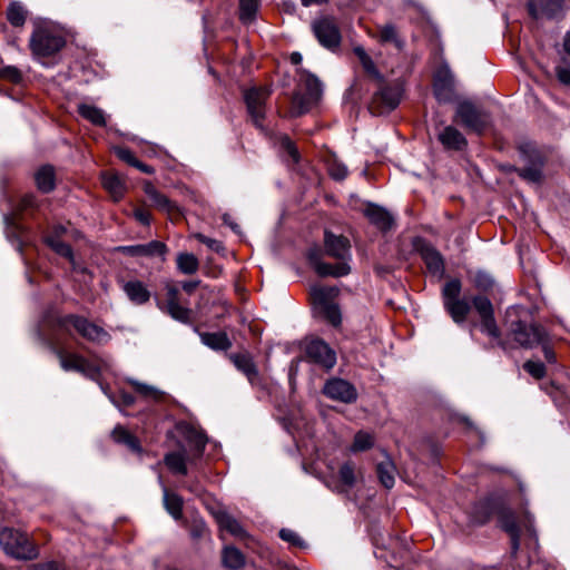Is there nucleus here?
I'll use <instances>...</instances> for the list:
<instances>
[{
  "instance_id": "680f3d73",
  "label": "nucleus",
  "mask_w": 570,
  "mask_h": 570,
  "mask_svg": "<svg viewBox=\"0 0 570 570\" xmlns=\"http://www.w3.org/2000/svg\"><path fill=\"white\" fill-rule=\"evenodd\" d=\"M36 205H37V199L33 195H26L21 199V208L22 209L32 208Z\"/></svg>"
},
{
  "instance_id": "052dcab7",
  "label": "nucleus",
  "mask_w": 570,
  "mask_h": 570,
  "mask_svg": "<svg viewBox=\"0 0 570 570\" xmlns=\"http://www.w3.org/2000/svg\"><path fill=\"white\" fill-rule=\"evenodd\" d=\"M539 345L542 346V351H543L546 360L549 363H554L556 362V355H554L553 350L548 345V340L544 343H540Z\"/></svg>"
},
{
  "instance_id": "a211bd4d",
  "label": "nucleus",
  "mask_w": 570,
  "mask_h": 570,
  "mask_svg": "<svg viewBox=\"0 0 570 570\" xmlns=\"http://www.w3.org/2000/svg\"><path fill=\"white\" fill-rule=\"evenodd\" d=\"M179 291L174 286L167 287L166 311L176 321L189 323L191 311L179 303Z\"/></svg>"
},
{
  "instance_id": "b1692460",
  "label": "nucleus",
  "mask_w": 570,
  "mask_h": 570,
  "mask_svg": "<svg viewBox=\"0 0 570 570\" xmlns=\"http://www.w3.org/2000/svg\"><path fill=\"white\" fill-rule=\"evenodd\" d=\"M216 520L222 530L229 532L238 539H247L248 533L244 527L228 512L219 511L216 513Z\"/></svg>"
},
{
  "instance_id": "f704fd0d",
  "label": "nucleus",
  "mask_w": 570,
  "mask_h": 570,
  "mask_svg": "<svg viewBox=\"0 0 570 570\" xmlns=\"http://www.w3.org/2000/svg\"><path fill=\"white\" fill-rule=\"evenodd\" d=\"M177 268L185 275H193L199 268L198 258L191 253H179L176 258Z\"/></svg>"
},
{
  "instance_id": "0e129e2a",
  "label": "nucleus",
  "mask_w": 570,
  "mask_h": 570,
  "mask_svg": "<svg viewBox=\"0 0 570 570\" xmlns=\"http://www.w3.org/2000/svg\"><path fill=\"white\" fill-rule=\"evenodd\" d=\"M135 168L139 169L140 171L145 173V174H154V168L141 163L140 160L137 159V161L134 164Z\"/></svg>"
},
{
  "instance_id": "a19ab883",
  "label": "nucleus",
  "mask_w": 570,
  "mask_h": 570,
  "mask_svg": "<svg viewBox=\"0 0 570 570\" xmlns=\"http://www.w3.org/2000/svg\"><path fill=\"white\" fill-rule=\"evenodd\" d=\"M354 53L358 58L364 71L370 75L371 77L381 80V73L377 70L374 61L372 58L366 53L365 49L363 47H355Z\"/></svg>"
},
{
  "instance_id": "dca6fc26",
  "label": "nucleus",
  "mask_w": 570,
  "mask_h": 570,
  "mask_svg": "<svg viewBox=\"0 0 570 570\" xmlns=\"http://www.w3.org/2000/svg\"><path fill=\"white\" fill-rule=\"evenodd\" d=\"M433 89L439 100H449L454 89V77L448 65H442L434 73Z\"/></svg>"
},
{
  "instance_id": "0eeeda50",
  "label": "nucleus",
  "mask_w": 570,
  "mask_h": 570,
  "mask_svg": "<svg viewBox=\"0 0 570 570\" xmlns=\"http://www.w3.org/2000/svg\"><path fill=\"white\" fill-rule=\"evenodd\" d=\"M454 121L464 126L468 130L481 135L491 125L490 115L471 101H461L455 109Z\"/></svg>"
},
{
  "instance_id": "20e7f679",
  "label": "nucleus",
  "mask_w": 570,
  "mask_h": 570,
  "mask_svg": "<svg viewBox=\"0 0 570 570\" xmlns=\"http://www.w3.org/2000/svg\"><path fill=\"white\" fill-rule=\"evenodd\" d=\"M43 322L45 326L69 335L72 334L71 330H75L80 336L91 342H102L109 338L108 333L102 327L83 316L75 314L66 316L48 315Z\"/></svg>"
},
{
  "instance_id": "423d86ee",
  "label": "nucleus",
  "mask_w": 570,
  "mask_h": 570,
  "mask_svg": "<svg viewBox=\"0 0 570 570\" xmlns=\"http://www.w3.org/2000/svg\"><path fill=\"white\" fill-rule=\"evenodd\" d=\"M0 546L8 556L19 560H32L39 554L36 544L26 533L11 528L0 530Z\"/></svg>"
},
{
  "instance_id": "39448f33",
  "label": "nucleus",
  "mask_w": 570,
  "mask_h": 570,
  "mask_svg": "<svg viewBox=\"0 0 570 570\" xmlns=\"http://www.w3.org/2000/svg\"><path fill=\"white\" fill-rule=\"evenodd\" d=\"M297 72L305 94L295 92L292 98L291 114L295 117L309 111L318 104L323 95V85L317 77L302 68Z\"/></svg>"
},
{
  "instance_id": "9d476101",
  "label": "nucleus",
  "mask_w": 570,
  "mask_h": 570,
  "mask_svg": "<svg viewBox=\"0 0 570 570\" xmlns=\"http://www.w3.org/2000/svg\"><path fill=\"white\" fill-rule=\"evenodd\" d=\"M52 352L58 357L60 366L63 371H75L83 376L96 380L99 375L97 366L89 363L85 357L76 353H69L65 350L53 346Z\"/></svg>"
},
{
  "instance_id": "338daca9",
  "label": "nucleus",
  "mask_w": 570,
  "mask_h": 570,
  "mask_svg": "<svg viewBox=\"0 0 570 570\" xmlns=\"http://www.w3.org/2000/svg\"><path fill=\"white\" fill-rule=\"evenodd\" d=\"M199 282H196V281H189V282H184L181 287L185 292H187L188 294H191L195 288L198 286Z\"/></svg>"
},
{
  "instance_id": "f3484780",
  "label": "nucleus",
  "mask_w": 570,
  "mask_h": 570,
  "mask_svg": "<svg viewBox=\"0 0 570 570\" xmlns=\"http://www.w3.org/2000/svg\"><path fill=\"white\" fill-rule=\"evenodd\" d=\"M121 253L129 256H145V257H155L159 256L161 259H165V255L167 253V246L165 243L159 240H153L148 244H139L131 246H121L118 248Z\"/></svg>"
},
{
  "instance_id": "f03ea898",
  "label": "nucleus",
  "mask_w": 570,
  "mask_h": 570,
  "mask_svg": "<svg viewBox=\"0 0 570 570\" xmlns=\"http://www.w3.org/2000/svg\"><path fill=\"white\" fill-rule=\"evenodd\" d=\"M325 254L337 259L336 264L323 263L317 249L308 252V259L320 276H345L351 272V244L343 235H335L328 230L324 234Z\"/></svg>"
},
{
  "instance_id": "2f4dec72",
  "label": "nucleus",
  "mask_w": 570,
  "mask_h": 570,
  "mask_svg": "<svg viewBox=\"0 0 570 570\" xmlns=\"http://www.w3.org/2000/svg\"><path fill=\"white\" fill-rule=\"evenodd\" d=\"M36 184L42 193H49L55 188V171L49 165L42 166L35 175Z\"/></svg>"
},
{
  "instance_id": "58836bf2",
  "label": "nucleus",
  "mask_w": 570,
  "mask_h": 570,
  "mask_svg": "<svg viewBox=\"0 0 570 570\" xmlns=\"http://www.w3.org/2000/svg\"><path fill=\"white\" fill-rule=\"evenodd\" d=\"M501 527L510 534L512 548H519V529L512 512H502L500 518Z\"/></svg>"
},
{
  "instance_id": "1a4fd4ad",
  "label": "nucleus",
  "mask_w": 570,
  "mask_h": 570,
  "mask_svg": "<svg viewBox=\"0 0 570 570\" xmlns=\"http://www.w3.org/2000/svg\"><path fill=\"white\" fill-rule=\"evenodd\" d=\"M509 331L513 340L525 348L538 346L548 338V334L543 327L535 324H527L521 321L512 322Z\"/></svg>"
},
{
  "instance_id": "49530a36",
  "label": "nucleus",
  "mask_w": 570,
  "mask_h": 570,
  "mask_svg": "<svg viewBox=\"0 0 570 570\" xmlns=\"http://www.w3.org/2000/svg\"><path fill=\"white\" fill-rule=\"evenodd\" d=\"M278 535L282 540L288 542L293 547L305 548L306 546L299 534L292 529H281Z\"/></svg>"
},
{
  "instance_id": "09e8293b",
  "label": "nucleus",
  "mask_w": 570,
  "mask_h": 570,
  "mask_svg": "<svg viewBox=\"0 0 570 570\" xmlns=\"http://www.w3.org/2000/svg\"><path fill=\"white\" fill-rule=\"evenodd\" d=\"M194 237L215 253H223L225 250L223 243L218 239L207 237L200 233H196Z\"/></svg>"
},
{
  "instance_id": "9b49d317",
  "label": "nucleus",
  "mask_w": 570,
  "mask_h": 570,
  "mask_svg": "<svg viewBox=\"0 0 570 570\" xmlns=\"http://www.w3.org/2000/svg\"><path fill=\"white\" fill-rule=\"evenodd\" d=\"M271 96V89L265 86L252 87L244 91L248 115L255 126L262 128L265 118V104Z\"/></svg>"
},
{
  "instance_id": "603ef678",
  "label": "nucleus",
  "mask_w": 570,
  "mask_h": 570,
  "mask_svg": "<svg viewBox=\"0 0 570 570\" xmlns=\"http://www.w3.org/2000/svg\"><path fill=\"white\" fill-rule=\"evenodd\" d=\"M0 77L14 83L20 82L22 79L21 71L13 66H7L1 68Z\"/></svg>"
},
{
  "instance_id": "4c0bfd02",
  "label": "nucleus",
  "mask_w": 570,
  "mask_h": 570,
  "mask_svg": "<svg viewBox=\"0 0 570 570\" xmlns=\"http://www.w3.org/2000/svg\"><path fill=\"white\" fill-rule=\"evenodd\" d=\"M78 112L87 120L96 126H105L106 119L104 111L92 105L80 104L78 106Z\"/></svg>"
},
{
  "instance_id": "13d9d810",
  "label": "nucleus",
  "mask_w": 570,
  "mask_h": 570,
  "mask_svg": "<svg viewBox=\"0 0 570 570\" xmlns=\"http://www.w3.org/2000/svg\"><path fill=\"white\" fill-rule=\"evenodd\" d=\"M556 75L561 83L570 86V68L558 66L556 69Z\"/></svg>"
},
{
  "instance_id": "cd10ccee",
  "label": "nucleus",
  "mask_w": 570,
  "mask_h": 570,
  "mask_svg": "<svg viewBox=\"0 0 570 570\" xmlns=\"http://www.w3.org/2000/svg\"><path fill=\"white\" fill-rule=\"evenodd\" d=\"M444 308L456 324H461L465 321L471 306L466 299L458 298L444 303Z\"/></svg>"
},
{
  "instance_id": "69168bd1",
  "label": "nucleus",
  "mask_w": 570,
  "mask_h": 570,
  "mask_svg": "<svg viewBox=\"0 0 570 570\" xmlns=\"http://www.w3.org/2000/svg\"><path fill=\"white\" fill-rule=\"evenodd\" d=\"M43 570H65L63 566L57 561H49L42 564Z\"/></svg>"
},
{
  "instance_id": "ddd939ff",
  "label": "nucleus",
  "mask_w": 570,
  "mask_h": 570,
  "mask_svg": "<svg viewBox=\"0 0 570 570\" xmlns=\"http://www.w3.org/2000/svg\"><path fill=\"white\" fill-rule=\"evenodd\" d=\"M306 356L309 361L330 370L336 363L335 352L322 340L315 338L306 344Z\"/></svg>"
},
{
  "instance_id": "393cba45",
  "label": "nucleus",
  "mask_w": 570,
  "mask_h": 570,
  "mask_svg": "<svg viewBox=\"0 0 570 570\" xmlns=\"http://www.w3.org/2000/svg\"><path fill=\"white\" fill-rule=\"evenodd\" d=\"M229 360L238 371L246 375L250 383H254L257 380L258 372L248 353L230 354Z\"/></svg>"
},
{
  "instance_id": "864d4df0",
  "label": "nucleus",
  "mask_w": 570,
  "mask_h": 570,
  "mask_svg": "<svg viewBox=\"0 0 570 570\" xmlns=\"http://www.w3.org/2000/svg\"><path fill=\"white\" fill-rule=\"evenodd\" d=\"M524 370L535 379H541L546 374V367L541 362L528 361L523 365Z\"/></svg>"
},
{
  "instance_id": "bf43d9fd",
  "label": "nucleus",
  "mask_w": 570,
  "mask_h": 570,
  "mask_svg": "<svg viewBox=\"0 0 570 570\" xmlns=\"http://www.w3.org/2000/svg\"><path fill=\"white\" fill-rule=\"evenodd\" d=\"M391 95H392V91L390 89H387V88H384V89L381 90L382 99L387 101V104H389V106L391 108H394V107L397 106L399 99L394 98V97L392 98Z\"/></svg>"
},
{
  "instance_id": "f257e3e1",
  "label": "nucleus",
  "mask_w": 570,
  "mask_h": 570,
  "mask_svg": "<svg viewBox=\"0 0 570 570\" xmlns=\"http://www.w3.org/2000/svg\"><path fill=\"white\" fill-rule=\"evenodd\" d=\"M184 442L178 444L176 450L169 451L164 456V463L174 474L187 475L188 464L195 465L203 456L207 438L195 426L190 424L178 425Z\"/></svg>"
},
{
  "instance_id": "5fc2aeb1",
  "label": "nucleus",
  "mask_w": 570,
  "mask_h": 570,
  "mask_svg": "<svg viewBox=\"0 0 570 570\" xmlns=\"http://www.w3.org/2000/svg\"><path fill=\"white\" fill-rule=\"evenodd\" d=\"M114 150L119 159H121L122 161L127 163L130 166H134V164L137 161V158L128 148L116 147Z\"/></svg>"
},
{
  "instance_id": "e433bc0d",
  "label": "nucleus",
  "mask_w": 570,
  "mask_h": 570,
  "mask_svg": "<svg viewBox=\"0 0 570 570\" xmlns=\"http://www.w3.org/2000/svg\"><path fill=\"white\" fill-rule=\"evenodd\" d=\"M28 11L22 3L13 1L7 9V19L13 27H22L26 22Z\"/></svg>"
},
{
  "instance_id": "a18cd8bd",
  "label": "nucleus",
  "mask_w": 570,
  "mask_h": 570,
  "mask_svg": "<svg viewBox=\"0 0 570 570\" xmlns=\"http://www.w3.org/2000/svg\"><path fill=\"white\" fill-rule=\"evenodd\" d=\"M461 293V282L459 279L449 281L442 291L443 294V304L449 303V301H454L460 298L459 295Z\"/></svg>"
},
{
  "instance_id": "c756f323",
  "label": "nucleus",
  "mask_w": 570,
  "mask_h": 570,
  "mask_svg": "<svg viewBox=\"0 0 570 570\" xmlns=\"http://www.w3.org/2000/svg\"><path fill=\"white\" fill-rule=\"evenodd\" d=\"M422 258L432 274H442L444 263L441 254L433 247L426 246L421 252Z\"/></svg>"
},
{
  "instance_id": "c85d7f7f",
  "label": "nucleus",
  "mask_w": 570,
  "mask_h": 570,
  "mask_svg": "<svg viewBox=\"0 0 570 570\" xmlns=\"http://www.w3.org/2000/svg\"><path fill=\"white\" fill-rule=\"evenodd\" d=\"M202 343L215 351H226L232 346V342L224 332L200 333Z\"/></svg>"
},
{
  "instance_id": "5701e85b",
  "label": "nucleus",
  "mask_w": 570,
  "mask_h": 570,
  "mask_svg": "<svg viewBox=\"0 0 570 570\" xmlns=\"http://www.w3.org/2000/svg\"><path fill=\"white\" fill-rule=\"evenodd\" d=\"M127 297L136 305H142L150 298L147 286L137 279L125 282L121 286Z\"/></svg>"
},
{
  "instance_id": "412c9836",
  "label": "nucleus",
  "mask_w": 570,
  "mask_h": 570,
  "mask_svg": "<svg viewBox=\"0 0 570 570\" xmlns=\"http://www.w3.org/2000/svg\"><path fill=\"white\" fill-rule=\"evenodd\" d=\"M438 139L445 149L462 150L468 141L463 134L453 126H445L439 134Z\"/></svg>"
},
{
  "instance_id": "c03bdc74",
  "label": "nucleus",
  "mask_w": 570,
  "mask_h": 570,
  "mask_svg": "<svg viewBox=\"0 0 570 570\" xmlns=\"http://www.w3.org/2000/svg\"><path fill=\"white\" fill-rule=\"evenodd\" d=\"M258 4L256 0L239 1V18L244 22H250L257 11Z\"/></svg>"
},
{
  "instance_id": "3c124183",
  "label": "nucleus",
  "mask_w": 570,
  "mask_h": 570,
  "mask_svg": "<svg viewBox=\"0 0 570 570\" xmlns=\"http://www.w3.org/2000/svg\"><path fill=\"white\" fill-rule=\"evenodd\" d=\"M493 284V278L485 272H478L474 276V285L481 291H489Z\"/></svg>"
},
{
  "instance_id": "72a5a7b5",
  "label": "nucleus",
  "mask_w": 570,
  "mask_h": 570,
  "mask_svg": "<svg viewBox=\"0 0 570 570\" xmlns=\"http://www.w3.org/2000/svg\"><path fill=\"white\" fill-rule=\"evenodd\" d=\"M222 559L223 564L230 570H238L245 564L244 554L235 547H225Z\"/></svg>"
},
{
  "instance_id": "37998d69",
  "label": "nucleus",
  "mask_w": 570,
  "mask_h": 570,
  "mask_svg": "<svg viewBox=\"0 0 570 570\" xmlns=\"http://www.w3.org/2000/svg\"><path fill=\"white\" fill-rule=\"evenodd\" d=\"M46 243L48 244V246H50L57 254H59L60 256H63L70 261H72L73 258V254H72V249L69 245H67L66 243L61 242L59 238H57L56 236H47L46 238Z\"/></svg>"
},
{
  "instance_id": "4468645a",
  "label": "nucleus",
  "mask_w": 570,
  "mask_h": 570,
  "mask_svg": "<svg viewBox=\"0 0 570 570\" xmlns=\"http://www.w3.org/2000/svg\"><path fill=\"white\" fill-rule=\"evenodd\" d=\"M473 305L481 318L482 332L493 338H498L500 332L493 316V306L490 299L485 296H475L473 298Z\"/></svg>"
},
{
  "instance_id": "bb28decb",
  "label": "nucleus",
  "mask_w": 570,
  "mask_h": 570,
  "mask_svg": "<svg viewBox=\"0 0 570 570\" xmlns=\"http://www.w3.org/2000/svg\"><path fill=\"white\" fill-rule=\"evenodd\" d=\"M144 191L156 208L166 213H171L176 209V205L167 196L159 193L151 183L144 185Z\"/></svg>"
},
{
  "instance_id": "de8ad7c7",
  "label": "nucleus",
  "mask_w": 570,
  "mask_h": 570,
  "mask_svg": "<svg viewBox=\"0 0 570 570\" xmlns=\"http://www.w3.org/2000/svg\"><path fill=\"white\" fill-rule=\"evenodd\" d=\"M328 174L335 180H344L348 175V170L343 163L333 160L328 165Z\"/></svg>"
},
{
  "instance_id": "8fccbe9b",
  "label": "nucleus",
  "mask_w": 570,
  "mask_h": 570,
  "mask_svg": "<svg viewBox=\"0 0 570 570\" xmlns=\"http://www.w3.org/2000/svg\"><path fill=\"white\" fill-rule=\"evenodd\" d=\"M519 175L530 183H539L542 179V171L539 166L522 168Z\"/></svg>"
},
{
  "instance_id": "4d7b16f0",
  "label": "nucleus",
  "mask_w": 570,
  "mask_h": 570,
  "mask_svg": "<svg viewBox=\"0 0 570 570\" xmlns=\"http://www.w3.org/2000/svg\"><path fill=\"white\" fill-rule=\"evenodd\" d=\"M282 148L288 154V156L296 163L298 161L299 155L294 142L289 138L285 137L282 139Z\"/></svg>"
},
{
  "instance_id": "4be33fe9",
  "label": "nucleus",
  "mask_w": 570,
  "mask_h": 570,
  "mask_svg": "<svg viewBox=\"0 0 570 570\" xmlns=\"http://www.w3.org/2000/svg\"><path fill=\"white\" fill-rule=\"evenodd\" d=\"M364 214L373 225L383 232L390 230L394 224L392 215L377 205L370 204Z\"/></svg>"
},
{
  "instance_id": "6ab92c4d",
  "label": "nucleus",
  "mask_w": 570,
  "mask_h": 570,
  "mask_svg": "<svg viewBox=\"0 0 570 570\" xmlns=\"http://www.w3.org/2000/svg\"><path fill=\"white\" fill-rule=\"evenodd\" d=\"M529 12L535 19L542 18H556L562 11V1L561 0H533L530 1Z\"/></svg>"
},
{
  "instance_id": "774afa93",
  "label": "nucleus",
  "mask_w": 570,
  "mask_h": 570,
  "mask_svg": "<svg viewBox=\"0 0 570 570\" xmlns=\"http://www.w3.org/2000/svg\"><path fill=\"white\" fill-rule=\"evenodd\" d=\"M293 65H299L302 62V55L299 52H293L289 57Z\"/></svg>"
},
{
  "instance_id": "473e14b6",
  "label": "nucleus",
  "mask_w": 570,
  "mask_h": 570,
  "mask_svg": "<svg viewBox=\"0 0 570 570\" xmlns=\"http://www.w3.org/2000/svg\"><path fill=\"white\" fill-rule=\"evenodd\" d=\"M102 186L114 200H119L125 193V184L116 174H105L102 176Z\"/></svg>"
},
{
  "instance_id": "7c9ffc66",
  "label": "nucleus",
  "mask_w": 570,
  "mask_h": 570,
  "mask_svg": "<svg viewBox=\"0 0 570 570\" xmlns=\"http://www.w3.org/2000/svg\"><path fill=\"white\" fill-rule=\"evenodd\" d=\"M111 436L115 442L125 444L130 451L136 453L141 452L139 440L121 425H117L112 430Z\"/></svg>"
},
{
  "instance_id": "79ce46f5",
  "label": "nucleus",
  "mask_w": 570,
  "mask_h": 570,
  "mask_svg": "<svg viewBox=\"0 0 570 570\" xmlns=\"http://www.w3.org/2000/svg\"><path fill=\"white\" fill-rule=\"evenodd\" d=\"M374 444V438L372 434L360 431L355 434L353 444L350 448V451L353 453L362 452L368 450Z\"/></svg>"
},
{
  "instance_id": "6e6552de",
  "label": "nucleus",
  "mask_w": 570,
  "mask_h": 570,
  "mask_svg": "<svg viewBox=\"0 0 570 570\" xmlns=\"http://www.w3.org/2000/svg\"><path fill=\"white\" fill-rule=\"evenodd\" d=\"M338 294L337 288L327 286H314L312 288V296L320 313L333 326H340L342 323V315L340 307L332 302Z\"/></svg>"
},
{
  "instance_id": "e2e57ef3",
  "label": "nucleus",
  "mask_w": 570,
  "mask_h": 570,
  "mask_svg": "<svg viewBox=\"0 0 570 570\" xmlns=\"http://www.w3.org/2000/svg\"><path fill=\"white\" fill-rule=\"evenodd\" d=\"M135 217L138 222H140L144 225H148L150 223V214L148 212L137 209L135 212Z\"/></svg>"
},
{
  "instance_id": "f8f14e48",
  "label": "nucleus",
  "mask_w": 570,
  "mask_h": 570,
  "mask_svg": "<svg viewBox=\"0 0 570 570\" xmlns=\"http://www.w3.org/2000/svg\"><path fill=\"white\" fill-rule=\"evenodd\" d=\"M312 29L318 42L327 48L335 49L341 42V32L334 19L324 17L312 23Z\"/></svg>"
},
{
  "instance_id": "2eb2a0df",
  "label": "nucleus",
  "mask_w": 570,
  "mask_h": 570,
  "mask_svg": "<svg viewBox=\"0 0 570 570\" xmlns=\"http://www.w3.org/2000/svg\"><path fill=\"white\" fill-rule=\"evenodd\" d=\"M323 393L327 397L343 403H352L357 397L356 389L351 383L336 377L325 383Z\"/></svg>"
},
{
  "instance_id": "7ed1b4c3",
  "label": "nucleus",
  "mask_w": 570,
  "mask_h": 570,
  "mask_svg": "<svg viewBox=\"0 0 570 570\" xmlns=\"http://www.w3.org/2000/svg\"><path fill=\"white\" fill-rule=\"evenodd\" d=\"M66 45L62 29L47 20H37L30 36L29 48L37 59L49 58L58 53Z\"/></svg>"
},
{
  "instance_id": "aec40b11",
  "label": "nucleus",
  "mask_w": 570,
  "mask_h": 570,
  "mask_svg": "<svg viewBox=\"0 0 570 570\" xmlns=\"http://www.w3.org/2000/svg\"><path fill=\"white\" fill-rule=\"evenodd\" d=\"M357 481L356 465L352 461L344 462L337 473V482L333 485V491L344 493L351 490Z\"/></svg>"
},
{
  "instance_id": "6e6d98bb",
  "label": "nucleus",
  "mask_w": 570,
  "mask_h": 570,
  "mask_svg": "<svg viewBox=\"0 0 570 570\" xmlns=\"http://www.w3.org/2000/svg\"><path fill=\"white\" fill-rule=\"evenodd\" d=\"M380 38L382 41L395 42L397 43V36L395 28L391 24H386L380 30Z\"/></svg>"
},
{
  "instance_id": "ea45409f",
  "label": "nucleus",
  "mask_w": 570,
  "mask_h": 570,
  "mask_svg": "<svg viewBox=\"0 0 570 570\" xmlns=\"http://www.w3.org/2000/svg\"><path fill=\"white\" fill-rule=\"evenodd\" d=\"M128 383L135 389L137 393H139L147 400L159 401L164 395V393L159 391L157 387L146 383H141L137 380L128 379Z\"/></svg>"
},
{
  "instance_id": "c9c22d12",
  "label": "nucleus",
  "mask_w": 570,
  "mask_h": 570,
  "mask_svg": "<svg viewBox=\"0 0 570 570\" xmlns=\"http://www.w3.org/2000/svg\"><path fill=\"white\" fill-rule=\"evenodd\" d=\"M377 475L381 481V483L386 488L391 489L394 485L395 479V466L393 462L386 458L384 461L377 463L376 466Z\"/></svg>"
},
{
  "instance_id": "a878e982",
  "label": "nucleus",
  "mask_w": 570,
  "mask_h": 570,
  "mask_svg": "<svg viewBox=\"0 0 570 570\" xmlns=\"http://www.w3.org/2000/svg\"><path fill=\"white\" fill-rule=\"evenodd\" d=\"M159 482L163 488V501L167 512L175 519L179 520L183 517V498L176 493L170 492L167 487L163 483L161 476Z\"/></svg>"
}]
</instances>
